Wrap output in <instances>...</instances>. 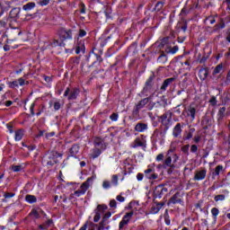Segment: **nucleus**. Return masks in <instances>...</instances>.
Returning a JSON list of instances; mask_svg holds the SVG:
<instances>
[{
  "instance_id": "nucleus-4",
  "label": "nucleus",
  "mask_w": 230,
  "mask_h": 230,
  "mask_svg": "<svg viewBox=\"0 0 230 230\" xmlns=\"http://www.w3.org/2000/svg\"><path fill=\"white\" fill-rule=\"evenodd\" d=\"M24 84H26V81L22 77H21L16 81L8 82L7 85L8 87H10V89H15V87H19V85L22 86L24 85Z\"/></svg>"
},
{
  "instance_id": "nucleus-20",
  "label": "nucleus",
  "mask_w": 230,
  "mask_h": 230,
  "mask_svg": "<svg viewBox=\"0 0 230 230\" xmlns=\"http://www.w3.org/2000/svg\"><path fill=\"white\" fill-rule=\"evenodd\" d=\"M25 200L26 202H29V204H33L34 202H37V198H35V196L32 195H27L25 197Z\"/></svg>"
},
{
  "instance_id": "nucleus-49",
  "label": "nucleus",
  "mask_w": 230,
  "mask_h": 230,
  "mask_svg": "<svg viewBox=\"0 0 230 230\" xmlns=\"http://www.w3.org/2000/svg\"><path fill=\"white\" fill-rule=\"evenodd\" d=\"M148 103V99H144L140 102V105H146Z\"/></svg>"
},
{
  "instance_id": "nucleus-59",
  "label": "nucleus",
  "mask_w": 230,
  "mask_h": 230,
  "mask_svg": "<svg viewBox=\"0 0 230 230\" xmlns=\"http://www.w3.org/2000/svg\"><path fill=\"white\" fill-rule=\"evenodd\" d=\"M58 200V196H55V197H54V201L57 202Z\"/></svg>"
},
{
  "instance_id": "nucleus-37",
  "label": "nucleus",
  "mask_w": 230,
  "mask_h": 230,
  "mask_svg": "<svg viewBox=\"0 0 230 230\" xmlns=\"http://www.w3.org/2000/svg\"><path fill=\"white\" fill-rule=\"evenodd\" d=\"M7 22H8V18H4V20L0 21V26L4 28V26H6Z\"/></svg>"
},
{
  "instance_id": "nucleus-12",
  "label": "nucleus",
  "mask_w": 230,
  "mask_h": 230,
  "mask_svg": "<svg viewBox=\"0 0 230 230\" xmlns=\"http://www.w3.org/2000/svg\"><path fill=\"white\" fill-rule=\"evenodd\" d=\"M36 4L33 2H30L22 6V10L25 12H30L31 10H33L35 8Z\"/></svg>"
},
{
  "instance_id": "nucleus-56",
  "label": "nucleus",
  "mask_w": 230,
  "mask_h": 230,
  "mask_svg": "<svg viewBox=\"0 0 230 230\" xmlns=\"http://www.w3.org/2000/svg\"><path fill=\"white\" fill-rule=\"evenodd\" d=\"M105 223H101V226L98 228V230H105V228L103 227V225H104Z\"/></svg>"
},
{
  "instance_id": "nucleus-33",
  "label": "nucleus",
  "mask_w": 230,
  "mask_h": 230,
  "mask_svg": "<svg viewBox=\"0 0 230 230\" xmlns=\"http://www.w3.org/2000/svg\"><path fill=\"white\" fill-rule=\"evenodd\" d=\"M57 155H58V154L54 153V157L52 158V161L50 160L49 162H48V164H55V163H57Z\"/></svg>"
},
{
  "instance_id": "nucleus-39",
  "label": "nucleus",
  "mask_w": 230,
  "mask_h": 230,
  "mask_svg": "<svg viewBox=\"0 0 230 230\" xmlns=\"http://www.w3.org/2000/svg\"><path fill=\"white\" fill-rule=\"evenodd\" d=\"M40 6H46L47 4H49V0H42L40 3Z\"/></svg>"
},
{
  "instance_id": "nucleus-40",
  "label": "nucleus",
  "mask_w": 230,
  "mask_h": 230,
  "mask_svg": "<svg viewBox=\"0 0 230 230\" xmlns=\"http://www.w3.org/2000/svg\"><path fill=\"white\" fill-rule=\"evenodd\" d=\"M197 150H199V147L197 146V145H192L190 147V152H197Z\"/></svg>"
},
{
  "instance_id": "nucleus-31",
  "label": "nucleus",
  "mask_w": 230,
  "mask_h": 230,
  "mask_svg": "<svg viewBox=\"0 0 230 230\" xmlns=\"http://www.w3.org/2000/svg\"><path fill=\"white\" fill-rule=\"evenodd\" d=\"M11 170H13V172H21L22 167H21V165H13L11 167Z\"/></svg>"
},
{
  "instance_id": "nucleus-52",
  "label": "nucleus",
  "mask_w": 230,
  "mask_h": 230,
  "mask_svg": "<svg viewBox=\"0 0 230 230\" xmlns=\"http://www.w3.org/2000/svg\"><path fill=\"white\" fill-rule=\"evenodd\" d=\"M12 101H7L6 102H5V106L6 107H10L11 105H12Z\"/></svg>"
},
{
  "instance_id": "nucleus-16",
  "label": "nucleus",
  "mask_w": 230,
  "mask_h": 230,
  "mask_svg": "<svg viewBox=\"0 0 230 230\" xmlns=\"http://www.w3.org/2000/svg\"><path fill=\"white\" fill-rule=\"evenodd\" d=\"M179 51V47L177 46H174L172 48L171 47H168L166 49H165V52L166 53H170L171 55H175V53H177Z\"/></svg>"
},
{
  "instance_id": "nucleus-64",
  "label": "nucleus",
  "mask_w": 230,
  "mask_h": 230,
  "mask_svg": "<svg viewBox=\"0 0 230 230\" xmlns=\"http://www.w3.org/2000/svg\"><path fill=\"white\" fill-rule=\"evenodd\" d=\"M226 217H227V218H229V219H230V214H227V215H226Z\"/></svg>"
},
{
  "instance_id": "nucleus-7",
  "label": "nucleus",
  "mask_w": 230,
  "mask_h": 230,
  "mask_svg": "<svg viewBox=\"0 0 230 230\" xmlns=\"http://www.w3.org/2000/svg\"><path fill=\"white\" fill-rule=\"evenodd\" d=\"M145 175H146V179H149V180L157 179V174L154 173V171L152 169L146 170Z\"/></svg>"
},
{
  "instance_id": "nucleus-44",
  "label": "nucleus",
  "mask_w": 230,
  "mask_h": 230,
  "mask_svg": "<svg viewBox=\"0 0 230 230\" xmlns=\"http://www.w3.org/2000/svg\"><path fill=\"white\" fill-rule=\"evenodd\" d=\"M161 8H163V3L159 2L156 4L155 5V10H161Z\"/></svg>"
},
{
  "instance_id": "nucleus-29",
  "label": "nucleus",
  "mask_w": 230,
  "mask_h": 230,
  "mask_svg": "<svg viewBox=\"0 0 230 230\" xmlns=\"http://www.w3.org/2000/svg\"><path fill=\"white\" fill-rule=\"evenodd\" d=\"M195 114H196L195 108H190L189 116H190L192 118V119H195Z\"/></svg>"
},
{
  "instance_id": "nucleus-51",
  "label": "nucleus",
  "mask_w": 230,
  "mask_h": 230,
  "mask_svg": "<svg viewBox=\"0 0 230 230\" xmlns=\"http://www.w3.org/2000/svg\"><path fill=\"white\" fill-rule=\"evenodd\" d=\"M191 137H193V134L189 133V134L187 135V137H185V139H191Z\"/></svg>"
},
{
  "instance_id": "nucleus-55",
  "label": "nucleus",
  "mask_w": 230,
  "mask_h": 230,
  "mask_svg": "<svg viewBox=\"0 0 230 230\" xmlns=\"http://www.w3.org/2000/svg\"><path fill=\"white\" fill-rule=\"evenodd\" d=\"M79 230H87V224L83 226Z\"/></svg>"
},
{
  "instance_id": "nucleus-1",
  "label": "nucleus",
  "mask_w": 230,
  "mask_h": 230,
  "mask_svg": "<svg viewBox=\"0 0 230 230\" xmlns=\"http://www.w3.org/2000/svg\"><path fill=\"white\" fill-rule=\"evenodd\" d=\"M96 179V175H93L92 177L88 178L86 181L83 182L80 188L74 192L75 197H82V195H85L87 190H89L90 186H93V182Z\"/></svg>"
},
{
  "instance_id": "nucleus-22",
  "label": "nucleus",
  "mask_w": 230,
  "mask_h": 230,
  "mask_svg": "<svg viewBox=\"0 0 230 230\" xmlns=\"http://www.w3.org/2000/svg\"><path fill=\"white\" fill-rule=\"evenodd\" d=\"M199 78H201V80H206L207 76H208V70L206 69H201L199 70Z\"/></svg>"
},
{
  "instance_id": "nucleus-61",
  "label": "nucleus",
  "mask_w": 230,
  "mask_h": 230,
  "mask_svg": "<svg viewBox=\"0 0 230 230\" xmlns=\"http://www.w3.org/2000/svg\"><path fill=\"white\" fill-rule=\"evenodd\" d=\"M80 164L81 166H85V162H81Z\"/></svg>"
},
{
  "instance_id": "nucleus-26",
  "label": "nucleus",
  "mask_w": 230,
  "mask_h": 230,
  "mask_svg": "<svg viewBox=\"0 0 230 230\" xmlns=\"http://www.w3.org/2000/svg\"><path fill=\"white\" fill-rule=\"evenodd\" d=\"M214 200L216 201V202H220V201H222V200H226V196L225 195H217V196H216L215 198H214Z\"/></svg>"
},
{
  "instance_id": "nucleus-62",
  "label": "nucleus",
  "mask_w": 230,
  "mask_h": 230,
  "mask_svg": "<svg viewBox=\"0 0 230 230\" xmlns=\"http://www.w3.org/2000/svg\"><path fill=\"white\" fill-rule=\"evenodd\" d=\"M164 119H166V116L165 115L163 116V120H162L163 123H164Z\"/></svg>"
},
{
  "instance_id": "nucleus-13",
  "label": "nucleus",
  "mask_w": 230,
  "mask_h": 230,
  "mask_svg": "<svg viewBox=\"0 0 230 230\" xmlns=\"http://www.w3.org/2000/svg\"><path fill=\"white\" fill-rule=\"evenodd\" d=\"M42 213L44 212H42V210L40 209H38V210L34 209L30 213V215L31 217H32V218H40V216L42 215Z\"/></svg>"
},
{
  "instance_id": "nucleus-11",
  "label": "nucleus",
  "mask_w": 230,
  "mask_h": 230,
  "mask_svg": "<svg viewBox=\"0 0 230 230\" xmlns=\"http://www.w3.org/2000/svg\"><path fill=\"white\" fill-rule=\"evenodd\" d=\"M80 93V90L78 88H75L71 91L70 96L68 97V100H76V97L78 96Z\"/></svg>"
},
{
  "instance_id": "nucleus-15",
  "label": "nucleus",
  "mask_w": 230,
  "mask_h": 230,
  "mask_svg": "<svg viewBox=\"0 0 230 230\" xmlns=\"http://www.w3.org/2000/svg\"><path fill=\"white\" fill-rule=\"evenodd\" d=\"M61 37L65 40L73 39V34L71 33V31H61Z\"/></svg>"
},
{
  "instance_id": "nucleus-58",
  "label": "nucleus",
  "mask_w": 230,
  "mask_h": 230,
  "mask_svg": "<svg viewBox=\"0 0 230 230\" xmlns=\"http://www.w3.org/2000/svg\"><path fill=\"white\" fill-rule=\"evenodd\" d=\"M75 53H76V55H78V54L80 53V49L77 48V49H75Z\"/></svg>"
},
{
  "instance_id": "nucleus-42",
  "label": "nucleus",
  "mask_w": 230,
  "mask_h": 230,
  "mask_svg": "<svg viewBox=\"0 0 230 230\" xmlns=\"http://www.w3.org/2000/svg\"><path fill=\"white\" fill-rule=\"evenodd\" d=\"M209 102L211 105H217V97H211Z\"/></svg>"
},
{
  "instance_id": "nucleus-45",
  "label": "nucleus",
  "mask_w": 230,
  "mask_h": 230,
  "mask_svg": "<svg viewBox=\"0 0 230 230\" xmlns=\"http://www.w3.org/2000/svg\"><path fill=\"white\" fill-rule=\"evenodd\" d=\"M117 200L119 202H125V198H123L121 195L117 196Z\"/></svg>"
},
{
  "instance_id": "nucleus-63",
  "label": "nucleus",
  "mask_w": 230,
  "mask_h": 230,
  "mask_svg": "<svg viewBox=\"0 0 230 230\" xmlns=\"http://www.w3.org/2000/svg\"><path fill=\"white\" fill-rule=\"evenodd\" d=\"M40 229L43 230L44 226L42 225L40 226Z\"/></svg>"
},
{
  "instance_id": "nucleus-32",
  "label": "nucleus",
  "mask_w": 230,
  "mask_h": 230,
  "mask_svg": "<svg viewBox=\"0 0 230 230\" xmlns=\"http://www.w3.org/2000/svg\"><path fill=\"white\" fill-rule=\"evenodd\" d=\"M4 199H12V197H15V193L6 192L4 194Z\"/></svg>"
},
{
  "instance_id": "nucleus-41",
  "label": "nucleus",
  "mask_w": 230,
  "mask_h": 230,
  "mask_svg": "<svg viewBox=\"0 0 230 230\" xmlns=\"http://www.w3.org/2000/svg\"><path fill=\"white\" fill-rule=\"evenodd\" d=\"M33 109H35V103H32V104L31 105V107H30L31 114L32 116L35 115V111H33Z\"/></svg>"
},
{
  "instance_id": "nucleus-35",
  "label": "nucleus",
  "mask_w": 230,
  "mask_h": 230,
  "mask_svg": "<svg viewBox=\"0 0 230 230\" xmlns=\"http://www.w3.org/2000/svg\"><path fill=\"white\" fill-rule=\"evenodd\" d=\"M102 187L104 188V190H109V188H111V182L104 181L102 183Z\"/></svg>"
},
{
  "instance_id": "nucleus-25",
  "label": "nucleus",
  "mask_w": 230,
  "mask_h": 230,
  "mask_svg": "<svg viewBox=\"0 0 230 230\" xmlns=\"http://www.w3.org/2000/svg\"><path fill=\"white\" fill-rule=\"evenodd\" d=\"M111 217H112V214L111 212H107L106 214H104L102 224H105V222H107V219L111 218Z\"/></svg>"
},
{
  "instance_id": "nucleus-48",
  "label": "nucleus",
  "mask_w": 230,
  "mask_h": 230,
  "mask_svg": "<svg viewBox=\"0 0 230 230\" xmlns=\"http://www.w3.org/2000/svg\"><path fill=\"white\" fill-rule=\"evenodd\" d=\"M143 173H137V181H143Z\"/></svg>"
},
{
  "instance_id": "nucleus-24",
  "label": "nucleus",
  "mask_w": 230,
  "mask_h": 230,
  "mask_svg": "<svg viewBox=\"0 0 230 230\" xmlns=\"http://www.w3.org/2000/svg\"><path fill=\"white\" fill-rule=\"evenodd\" d=\"M86 10H87V8L85 7V4L81 3L80 6H79V13H82L83 15H84Z\"/></svg>"
},
{
  "instance_id": "nucleus-50",
  "label": "nucleus",
  "mask_w": 230,
  "mask_h": 230,
  "mask_svg": "<svg viewBox=\"0 0 230 230\" xmlns=\"http://www.w3.org/2000/svg\"><path fill=\"white\" fill-rule=\"evenodd\" d=\"M194 141L195 143H199L200 141V137L199 136L195 137Z\"/></svg>"
},
{
  "instance_id": "nucleus-8",
  "label": "nucleus",
  "mask_w": 230,
  "mask_h": 230,
  "mask_svg": "<svg viewBox=\"0 0 230 230\" xmlns=\"http://www.w3.org/2000/svg\"><path fill=\"white\" fill-rule=\"evenodd\" d=\"M146 128H148V125H146L145 123H137L135 127V130L137 132H145V130H146Z\"/></svg>"
},
{
  "instance_id": "nucleus-54",
  "label": "nucleus",
  "mask_w": 230,
  "mask_h": 230,
  "mask_svg": "<svg viewBox=\"0 0 230 230\" xmlns=\"http://www.w3.org/2000/svg\"><path fill=\"white\" fill-rule=\"evenodd\" d=\"M173 163H175L176 161H178L179 160V156L177 155H173Z\"/></svg>"
},
{
  "instance_id": "nucleus-3",
  "label": "nucleus",
  "mask_w": 230,
  "mask_h": 230,
  "mask_svg": "<svg viewBox=\"0 0 230 230\" xmlns=\"http://www.w3.org/2000/svg\"><path fill=\"white\" fill-rule=\"evenodd\" d=\"M132 217H134V212L127 213L123 217L122 220L119 222V228L123 229L125 226H127L128 222H130V219L132 218Z\"/></svg>"
},
{
  "instance_id": "nucleus-38",
  "label": "nucleus",
  "mask_w": 230,
  "mask_h": 230,
  "mask_svg": "<svg viewBox=\"0 0 230 230\" xmlns=\"http://www.w3.org/2000/svg\"><path fill=\"white\" fill-rule=\"evenodd\" d=\"M54 109H55V111H59L60 110V102H54Z\"/></svg>"
},
{
  "instance_id": "nucleus-2",
  "label": "nucleus",
  "mask_w": 230,
  "mask_h": 230,
  "mask_svg": "<svg viewBox=\"0 0 230 230\" xmlns=\"http://www.w3.org/2000/svg\"><path fill=\"white\" fill-rule=\"evenodd\" d=\"M105 211H107L106 205L97 206L96 209L94 210L93 221L100 222V218H102V215H103V213H105Z\"/></svg>"
},
{
  "instance_id": "nucleus-10",
  "label": "nucleus",
  "mask_w": 230,
  "mask_h": 230,
  "mask_svg": "<svg viewBox=\"0 0 230 230\" xmlns=\"http://www.w3.org/2000/svg\"><path fill=\"white\" fill-rule=\"evenodd\" d=\"M19 13H21V9L14 8V9L11 10L9 15H10L11 19H17V17H19Z\"/></svg>"
},
{
  "instance_id": "nucleus-36",
  "label": "nucleus",
  "mask_w": 230,
  "mask_h": 230,
  "mask_svg": "<svg viewBox=\"0 0 230 230\" xmlns=\"http://www.w3.org/2000/svg\"><path fill=\"white\" fill-rule=\"evenodd\" d=\"M110 119H111V121H118V114L113 113L111 115Z\"/></svg>"
},
{
  "instance_id": "nucleus-6",
  "label": "nucleus",
  "mask_w": 230,
  "mask_h": 230,
  "mask_svg": "<svg viewBox=\"0 0 230 230\" xmlns=\"http://www.w3.org/2000/svg\"><path fill=\"white\" fill-rule=\"evenodd\" d=\"M145 139L143 137H137L131 145L132 148H137V146H144Z\"/></svg>"
},
{
  "instance_id": "nucleus-46",
  "label": "nucleus",
  "mask_w": 230,
  "mask_h": 230,
  "mask_svg": "<svg viewBox=\"0 0 230 230\" xmlns=\"http://www.w3.org/2000/svg\"><path fill=\"white\" fill-rule=\"evenodd\" d=\"M85 35H87V32H85V31L84 30L79 31V37H85Z\"/></svg>"
},
{
  "instance_id": "nucleus-30",
  "label": "nucleus",
  "mask_w": 230,
  "mask_h": 230,
  "mask_svg": "<svg viewBox=\"0 0 230 230\" xmlns=\"http://www.w3.org/2000/svg\"><path fill=\"white\" fill-rule=\"evenodd\" d=\"M166 166H170L171 168H173V164H172V157L168 156L165 160Z\"/></svg>"
},
{
  "instance_id": "nucleus-23",
  "label": "nucleus",
  "mask_w": 230,
  "mask_h": 230,
  "mask_svg": "<svg viewBox=\"0 0 230 230\" xmlns=\"http://www.w3.org/2000/svg\"><path fill=\"white\" fill-rule=\"evenodd\" d=\"M111 184H113V186H118V184H119L118 174H114L111 176Z\"/></svg>"
},
{
  "instance_id": "nucleus-27",
  "label": "nucleus",
  "mask_w": 230,
  "mask_h": 230,
  "mask_svg": "<svg viewBox=\"0 0 230 230\" xmlns=\"http://www.w3.org/2000/svg\"><path fill=\"white\" fill-rule=\"evenodd\" d=\"M223 68L224 66L222 65H217L214 69V75H218V73H221Z\"/></svg>"
},
{
  "instance_id": "nucleus-17",
  "label": "nucleus",
  "mask_w": 230,
  "mask_h": 230,
  "mask_svg": "<svg viewBox=\"0 0 230 230\" xmlns=\"http://www.w3.org/2000/svg\"><path fill=\"white\" fill-rule=\"evenodd\" d=\"M224 170V166L222 165H217L215 169V172L212 173V177L213 179H215V177L220 175V172H222Z\"/></svg>"
},
{
  "instance_id": "nucleus-9",
  "label": "nucleus",
  "mask_w": 230,
  "mask_h": 230,
  "mask_svg": "<svg viewBox=\"0 0 230 230\" xmlns=\"http://www.w3.org/2000/svg\"><path fill=\"white\" fill-rule=\"evenodd\" d=\"M181 133H182V129L181 128V124L178 123L174 127L172 134H173L174 137H179Z\"/></svg>"
},
{
  "instance_id": "nucleus-5",
  "label": "nucleus",
  "mask_w": 230,
  "mask_h": 230,
  "mask_svg": "<svg viewBox=\"0 0 230 230\" xmlns=\"http://www.w3.org/2000/svg\"><path fill=\"white\" fill-rule=\"evenodd\" d=\"M207 173H208V171L206 170L196 172L194 175V181H204V179H206Z\"/></svg>"
},
{
  "instance_id": "nucleus-34",
  "label": "nucleus",
  "mask_w": 230,
  "mask_h": 230,
  "mask_svg": "<svg viewBox=\"0 0 230 230\" xmlns=\"http://www.w3.org/2000/svg\"><path fill=\"white\" fill-rule=\"evenodd\" d=\"M95 155H93V159H96V157H99L102 155V151L100 149H94Z\"/></svg>"
},
{
  "instance_id": "nucleus-47",
  "label": "nucleus",
  "mask_w": 230,
  "mask_h": 230,
  "mask_svg": "<svg viewBox=\"0 0 230 230\" xmlns=\"http://www.w3.org/2000/svg\"><path fill=\"white\" fill-rule=\"evenodd\" d=\"M164 157V154H160L156 156V161H163V158Z\"/></svg>"
},
{
  "instance_id": "nucleus-43",
  "label": "nucleus",
  "mask_w": 230,
  "mask_h": 230,
  "mask_svg": "<svg viewBox=\"0 0 230 230\" xmlns=\"http://www.w3.org/2000/svg\"><path fill=\"white\" fill-rule=\"evenodd\" d=\"M116 206H117V203H116L115 199H111L110 201V207L111 208H116Z\"/></svg>"
},
{
  "instance_id": "nucleus-60",
  "label": "nucleus",
  "mask_w": 230,
  "mask_h": 230,
  "mask_svg": "<svg viewBox=\"0 0 230 230\" xmlns=\"http://www.w3.org/2000/svg\"><path fill=\"white\" fill-rule=\"evenodd\" d=\"M226 40L230 42V34H228V36L226 37Z\"/></svg>"
},
{
  "instance_id": "nucleus-53",
  "label": "nucleus",
  "mask_w": 230,
  "mask_h": 230,
  "mask_svg": "<svg viewBox=\"0 0 230 230\" xmlns=\"http://www.w3.org/2000/svg\"><path fill=\"white\" fill-rule=\"evenodd\" d=\"M64 96H69V88L65 91Z\"/></svg>"
},
{
  "instance_id": "nucleus-19",
  "label": "nucleus",
  "mask_w": 230,
  "mask_h": 230,
  "mask_svg": "<svg viewBox=\"0 0 230 230\" xmlns=\"http://www.w3.org/2000/svg\"><path fill=\"white\" fill-rule=\"evenodd\" d=\"M172 82H173V78H169V79H166L163 85L161 86V89L163 91H166V87H168V85H170V84H172Z\"/></svg>"
},
{
  "instance_id": "nucleus-28",
  "label": "nucleus",
  "mask_w": 230,
  "mask_h": 230,
  "mask_svg": "<svg viewBox=\"0 0 230 230\" xmlns=\"http://www.w3.org/2000/svg\"><path fill=\"white\" fill-rule=\"evenodd\" d=\"M211 214L213 215V217H214L215 218H217V217H218V215L220 214V211L218 210V208H213L211 209Z\"/></svg>"
},
{
  "instance_id": "nucleus-18",
  "label": "nucleus",
  "mask_w": 230,
  "mask_h": 230,
  "mask_svg": "<svg viewBox=\"0 0 230 230\" xmlns=\"http://www.w3.org/2000/svg\"><path fill=\"white\" fill-rule=\"evenodd\" d=\"M10 4L11 3L9 2V0H2L0 2V6L1 8H3V10H8V8H10Z\"/></svg>"
},
{
  "instance_id": "nucleus-21",
  "label": "nucleus",
  "mask_w": 230,
  "mask_h": 230,
  "mask_svg": "<svg viewBox=\"0 0 230 230\" xmlns=\"http://www.w3.org/2000/svg\"><path fill=\"white\" fill-rule=\"evenodd\" d=\"M79 150H80V147L78 146V145H74L70 149V154L72 155H76Z\"/></svg>"
},
{
  "instance_id": "nucleus-14",
  "label": "nucleus",
  "mask_w": 230,
  "mask_h": 230,
  "mask_svg": "<svg viewBox=\"0 0 230 230\" xmlns=\"http://www.w3.org/2000/svg\"><path fill=\"white\" fill-rule=\"evenodd\" d=\"M22 136H24V131H22V129L15 131V135H14L15 141H21V139H22Z\"/></svg>"
},
{
  "instance_id": "nucleus-57",
  "label": "nucleus",
  "mask_w": 230,
  "mask_h": 230,
  "mask_svg": "<svg viewBox=\"0 0 230 230\" xmlns=\"http://www.w3.org/2000/svg\"><path fill=\"white\" fill-rule=\"evenodd\" d=\"M4 89V84H0V93Z\"/></svg>"
}]
</instances>
